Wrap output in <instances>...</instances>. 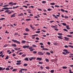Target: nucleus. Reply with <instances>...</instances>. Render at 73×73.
<instances>
[{"label":"nucleus","instance_id":"f257e3e1","mask_svg":"<svg viewBox=\"0 0 73 73\" xmlns=\"http://www.w3.org/2000/svg\"><path fill=\"white\" fill-rule=\"evenodd\" d=\"M63 51L64 52H63L62 53V54H63L64 55H66L67 54H69V53H71L69 51H68V50H66V49L63 50Z\"/></svg>","mask_w":73,"mask_h":73},{"label":"nucleus","instance_id":"f03ea898","mask_svg":"<svg viewBox=\"0 0 73 73\" xmlns=\"http://www.w3.org/2000/svg\"><path fill=\"white\" fill-rule=\"evenodd\" d=\"M12 41H13L14 43H17V44H20V42L19 41H18L17 40H15L14 39H12Z\"/></svg>","mask_w":73,"mask_h":73},{"label":"nucleus","instance_id":"7ed1b4c3","mask_svg":"<svg viewBox=\"0 0 73 73\" xmlns=\"http://www.w3.org/2000/svg\"><path fill=\"white\" fill-rule=\"evenodd\" d=\"M3 9H5V10H6V9H13V8L12 7H9V8H8V7H6L5 8H3Z\"/></svg>","mask_w":73,"mask_h":73},{"label":"nucleus","instance_id":"20e7f679","mask_svg":"<svg viewBox=\"0 0 73 73\" xmlns=\"http://www.w3.org/2000/svg\"><path fill=\"white\" fill-rule=\"evenodd\" d=\"M5 68H3L2 67H0V71H1V70L3 71V70H5Z\"/></svg>","mask_w":73,"mask_h":73},{"label":"nucleus","instance_id":"39448f33","mask_svg":"<svg viewBox=\"0 0 73 73\" xmlns=\"http://www.w3.org/2000/svg\"><path fill=\"white\" fill-rule=\"evenodd\" d=\"M16 14V13H15L14 14H13V15H11V17H15V16H16V15H15Z\"/></svg>","mask_w":73,"mask_h":73},{"label":"nucleus","instance_id":"423d86ee","mask_svg":"<svg viewBox=\"0 0 73 73\" xmlns=\"http://www.w3.org/2000/svg\"><path fill=\"white\" fill-rule=\"evenodd\" d=\"M66 28L67 29H70V27H69V25H66Z\"/></svg>","mask_w":73,"mask_h":73},{"label":"nucleus","instance_id":"0eeeda50","mask_svg":"<svg viewBox=\"0 0 73 73\" xmlns=\"http://www.w3.org/2000/svg\"><path fill=\"white\" fill-rule=\"evenodd\" d=\"M69 55H71L69 56V57H70V58H71V57H73V53H70Z\"/></svg>","mask_w":73,"mask_h":73},{"label":"nucleus","instance_id":"6e6552de","mask_svg":"<svg viewBox=\"0 0 73 73\" xmlns=\"http://www.w3.org/2000/svg\"><path fill=\"white\" fill-rule=\"evenodd\" d=\"M38 54H40V55H43L44 54V53H42V52H39L38 53Z\"/></svg>","mask_w":73,"mask_h":73},{"label":"nucleus","instance_id":"1a4fd4ad","mask_svg":"<svg viewBox=\"0 0 73 73\" xmlns=\"http://www.w3.org/2000/svg\"><path fill=\"white\" fill-rule=\"evenodd\" d=\"M23 16L24 14L22 13H21L18 16H21V17H23Z\"/></svg>","mask_w":73,"mask_h":73},{"label":"nucleus","instance_id":"9d476101","mask_svg":"<svg viewBox=\"0 0 73 73\" xmlns=\"http://www.w3.org/2000/svg\"><path fill=\"white\" fill-rule=\"evenodd\" d=\"M64 38H65V40H67V41H69V38H68L66 37H64Z\"/></svg>","mask_w":73,"mask_h":73},{"label":"nucleus","instance_id":"9b49d317","mask_svg":"<svg viewBox=\"0 0 73 73\" xmlns=\"http://www.w3.org/2000/svg\"><path fill=\"white\" fill-rule=\"evenodd\" d=\"M8 14H11L12 13V11H11L10 10H8L7 11Z\"/></svg>","mask_w":73,"mask_h":73},{"label":"nucleus","instance_id":"f8f14e48","mask_svg":"<svg viewBox=\"0 0 73 73\" xmlns=\"http://www.w3.org/2000/svg\"><path fill=\"white\" fill-rule=\"evenodd\" d=\"M11 46H14L15 47H16V46H17V45L15 44H12L11 45Z\"/></svg>","mask_w":73,"mask_h":73},{"label":"nucleus","instance_id":"ddd939ff","mask_svg":"<svg viewBox=\"0 0 73 73\" xmlns=\"http://www.w3.org/2000/svg\"><path fill=\"white\" fill-rule=\"evenodd\" d=\"M9 5H11V4H12L11 5H12V6H13V5H14L13 4V2H10L9 3Z\"/></svg>","mask_w":73,"mask_h":73},{"label":"nucleus","instance_id":"4468645a","mask_svg":"<svg viewBox=\"0 0 73 73\" xmlns=\"http://www.w3.org/2000/svg\"><path fill=\"white\" fill-rule=\"evenodd\" d=\"M45 61H46V62H48L49 61V59L47 58H46L45 59Z\"/></svg>","mask_w":73,"mask_h":73},{"label":"nucleus","instance_id":"2eb2a0df","mask_svg":"<svg viewBox=\"0 0 73 73\" xmlns=\"http://www.w3.org/2000/svg\"><path fill=\"white\" fill-rule=\"evenodd\" d=\"M38 36V35H37V34H36V35H32L31 36L32 37H34V36Z\"/></svg>","mask_w":73,"mask_h":73},{"label":"nucleus","instance_id":"dca6fc26","mask_svg":"<svg viewBox=\"0 0 73 73\" xmlns=\"http://www.w3.org/2000/svg\"><path fill=\"white\" fill-rule=\"evenodd\" d=\"M50 4L52 5H55V3H50Z\"/></svg>","mask_w":73,"mask_h":73},{"label":"nucleus","instance_id":"f3484780","mask_svg":"<svg viewBox=\"0 0 73 73\" xmlns=\"http://www.w3.org/2000/svg\"><path fill=\"white\" fill-rule=\"evenodd\" d=\"M46 54H48V56H49V55H50V53L48 52H46Z\"/></svg>","mask_w":73,"mask_h":73},{"label":"nucleus","instance_id":"a211bd4d","mask_svg":"<svg viewBox=\"0 0 73 73\" xmlns=\"http://www.w3.org/2000/svg\"><path fill=\"white\" fill-rule=\"evenodd\" d=\"M25 30L26 32H29V30L28 28H26Z\"/></svg>","mask_w":73,"mask_h":73},{"label":"nucleus","instance_id":"6ab92c4d","mask_svg":"<svg viewBox=\"0 0 73 73\" xmlns=\"http://www.w3.org/2000/svg\"><path fill=\"white\" fill-rule=\"evenodd\" d=\"M33 48V47L31 46V47H29V49H30V50H32V49Z\"/></svg>","mask_w":73,"mask_h":73},{"label":"nucleus","instance_id":"aec40b11","mask_svg":"<svg viewBox=\"0 0 73 73\" xmlns=\"http://www.w3.org/2000/svg\"><path fill=\"white\" fill-rule=\"evenodd\" d=\"M25 61H29V59H28V58H26L25 59Z\"/></svg>","mask_w":73,"mask_h":73},{"label":"nucleus","instance_id":"412c9836","mask_svg":"<svg viewBox=\"0 0 73 73\" xmlns=\"http://www.w3.org/2000/svg\"><path fill=\"white\" fill-rule=\"evenodd\" d=\"M57 37H58V38H60V39H63L60 36H58Z\"/></svg>","mask_w":73,"mask_h":73},{"label":"nucleus","instance_id":"4be33fe9","mask_svg":"<svg viewBox=\"0 0 73 73\" xmlns=\"http://www.w3.org/2000/svg\"><path fill=\"white\" fill-rule=\"evenodd\" d=\"M26 42V41L25 40H23L22 41L21 43H25Z\"/></svg>","mask_w":73,"mask_h":73},{"label":"nucleus","instance_id":"5701e85b","mask_svg":"<svg viewBox=\"0 0 73 73\" xmlns=\"http://www.w3.org/2000/svg\"><path fill=\"white\" fill-rule=\"evenodd\" d=\"M21 64V63L19 62L17 63L16 64V65H20V64Z\"/></svg>","mask_w":73,"mask_h":73},{"label":"nucleus","instance_id":"b1692460","mask_svg":"<svg viewBox=\"0 0 73 73\" xmlns=\"http://www.w3.org/2000/svg\"><path fill=\"white\" fill-rule=\"evenodd\" d=\"M23 66H28V64L27 63H25L24 64Z\"/></svg>","mask_w":73,"mask_h":73},{"label":"nucleus","instance_id":"393cba45","mask_svg":"<svg viewBox=\"0 0 73 73\" xmlns=\"http://www.w3.org/2000/svg\"><path fill=\"white\" fill-rule=\"evenodd\" d=\"M52 9L50 8H48L47 9L48 11H51Z\"/></svg>","mask_w":73,"mask_h":73},{"label":"nucleus","instance_id":"a878e982","mask_svg":"<svg viewBox=\"0 0 73 73\" xmlns=\"http://www.w3.org/2000/svg\"><path fill=\"white\" fill-rule=\"evenodd\" d=\"M17 69H14L12 70V72H15V71H17Z\"/></svg>","mask_w":73,"mask_h":73},{"label":"nucleus","instance_id":"bb28decb","mask_svg":"<svg viewBox=\"0 0 73 73\" xmlns=\"http://www.w3.org/2000/svg\"><path fill=\"white\" fill-rule=\"evenodd\" d=\"M63 30L64 31H66V32H68V30H67V29H64Z\"/></svg>","mask_w":73,"mask_h":73},{"label":"nucleus","instance_id":"cd10ccee","mask_svg":"<svg viewBox=\"0 0 73 73\" xmlns=\"http://www.w3.org/2000/svg\"><path fill=\"white\" fill-rule=\"evenodd\" d=\"M61 11H62V12H65V10H64L63 9H61Z\"/></svg>","mask_w":73,"mask_h":73},{"label":"nucleus","instance_id":"c85d7f7f","mask_svg":"<svg viewBox=\"0 0 73 73\" xmlns=\"http://www.w3.org/2000/svg\"><path fill=\"white\" fill-rule=\"evenodd\" d=\"M32 46H33V47H35V48H36V47H37V46L33 44L32 45Z\"/></svg>","mask_w":73,"mask_h":73},{"label":"nucleus","instance_id":"c756f323","mask_svg":"<svg viewBox=\"0 0 73 73\" xmlns=\"http://www.w3.org/2000/svg\"><path fill=\"white\" fill-rule=\"evenodd\" d=\"M53 44L54 45H57V42H55Z\"/></svg>","mask_w":73,"mask_h":73},{"label":"nucleus","instance_id":"7c9ffc66","mask_svg":"<svg viewBox=\"0 0 73 73\" xmlns=\"http://www.w3.org/2000/svg\"><path fill=\"white\" fill-rule=\"evenodd\" d=\"M62 25L64 26H66V24L64 23H62Z\"/></svg>","mask_w":73,"mask_h":73},{"label":"nucleus","instance_id":"2f4dec72","mask_svg":"<svg viewBox=\"0 0 73 73\" xmlns=\"http://www.w3.org/2000/svg\"><path fill=\"white\" fill-rule=\"evenodd\" d=\"M68 46H69V47H70L71 48H73V46L71 45H68Z\"/></svg>","mask_w":73,"mask_h":73},{"label":"nucleus","instance_id":"473e14b6","mask_svg":"<svg viewBox=\"0 0 73 73\" xmlns=\"http://www.w3.org/2000/svg\"><path fill=\"white\" fill-rule=\"evenodd\" d=\"M36 33H40V31H36Z\"/></svg>","mask_w":73,"mask_h":73},{"label":"nucleus","instance_id":"72a5a7b5","mask_svg":"<svg viewBox=\"0 0 73 73\" xmlns=\"http://www.w3.org/2000/svg\"><path fill=\"white\" fill-rule=\"evenodd\" d=\"M9 58V56H7L6 58H5V60L8 59Z\"/></svg>","mask_w":73,"mask_h":73},{"label":"nucleus","instance_id":"f704fd0d","mask_svg":"<svg viewBox=\"0 0 73 73\" xmlns=\"http://www.w3.org/2000/svg\"><path fill=\"white\" fill-rule=\"evenodd\" d=\"M38 64H43V62H38Z\"/></svg>","mask_w":73,"mask_h":73},{"label":"nucleus","instance_id":"c9c22d12","mask_svg":"<svg viewBox=\"0 0 73 73\" xmlns=\"http://www.w3.org/2000/svg\"><path fill=\"white\" fill-rule=\"evenodd\" d=\"M8 45V44H6L5 45L3 46L4 47H7V46Z\"/></svg>","mask_w":73,"mask_h":73},{"label":"nucleus","instance_id":"e433bc0d","mask_svg":"<svg viewBox=\"0 0 73 73\" xmlns=\"http://www.w3.org/2000/svg\"><path fill=\"white\" fill-rule=\"evenodd\" d=\"M63 69H66L67 68V67L66 66H63L62 67Z\"/></svg>","mask_w":73,"mask_h":73},{"label":"nucleus","instance_id":"4c0bfd02","mask_svg":"<svg viewBox=\"0 0 73 73\" xmlns=\"http://www.w3.org/2000/svg\"><path fill=\"white\" fill-rule=\"evenodd\" d=\"M54 70H52L50 71V72H51V73H54Z\"/></svg>","mask_w":73,"mask_h":73},{"label":"nucleus","instance_id":"58836bf2","mask_svg":"<svg viewBox=\"0 0 73 73\" xmlns=\"http://www.w3.org/2000/svg\"><path fill=\"white\" fill-rule=\"evenodd\" d=\"M6 70H9V68H6Z\"/></svg>","mask_w":73,"mask_h":73},{"label":"nucleus","instance_id":"ea45409f","mask_svg":"<svg viewBox=\"0 0 73 73\" xmlns=\"http://www.w3.org/2000/svg\"><path fill=\"white\" fill-rule=\"evenodd\" d=\"M8 6H9V5H4L3 7H8Z\"/></svg>","mask_w":73,"mask_h":73},{"label":"nucleus","instance_id":"a19ab883","mask_svg":"<svg viewBox=\"0 0 73 73\" xmlns=\"http://www.w3.org/2000/svg\"><path fill=\"white\" fill-rule=\"evenodd\" d=\"M4 19H5V18H2L0 19V20H4Z\"/></svg>","mask_w":73,"mask_h":73},{"label":"nucleus","instance_id":"79ce46f5","mask_svg":"<svg viewBox=\"0 0 73 73\" xmlns=\"http://www.w3.org/2000/svg\"><path fill=\"white\" fill-rule=\"evenodd\" d=\"M22 57H25L26 56V54H24L22 55Z\"/></svg>","mask_w":73,"mask_h":73},{"label":"nucleus","instance_id":"37998d69","mask_svg":"<svg viewBox=\"0 0 73 73\" xmlns=\"http://www.w3.org/2000/svg\"><path fill=\"white\" fill-rule=\"evenodd\" d=\"M26 20L27 21H31V19H26Z\"/></svg>","mask_w":73,"mask_h":73},{"label":"nucleus","instance_id":"c03bdc74","mask_svg":"<svg viewBox=\"0 0 73 73\" xmlns=\"http://www.w3.org/2000/svg\"><path fill=\"white\" fill-rule=\"evenodd\" d=\"M23 48H27V46L25 45L23 46Z\"/></svg>","mask_w":73,"mask_h":73},{"label":"nucleus","instance_id":"a18cd8bd","mask_svg":"<svg viewBox=\"0 0 73 73\" xmlns=\"http://www.w3.org/2000/svg\"><path fill=\"white\" fill-rule=\"evenodd\" d=\"M46 3V1H42V4H44V3Z\"/></svg>","mask_w":73,"mask_h":73},{"label":"nucleus","instance_id":"49530a36","mask_svg":"<svg viewBox=\"0 0 73 73\" xmlns=\"http://www.w3.org/2000/svg\"><path fill=\"white\" fill-rule=\"evenodd\" d=\"M28 33H24L23 34V35H28Z\"/></svg>","mask_w":73,"mask_h":73},{"label":"nucleus","instance_id":"de8ad7c7","mask_svg":"<svg viewBox=\"0 0 73 73\" xmlns=\"http://www.w3.org/2000/svg\"><path fill=\"white\" fill-rule=\"evenodd\" d=\"M23 7H25L26 8H28V7L27 6L23 5Z\"/></svg>","mask_w":73,"mask_h":73},{"label":"nucleus","instance_id":"09e8293b","mask_svg":"<svg viewBox=\"0 0 73 73\" xmlns=\"http://www.w3.org/2000/svg\"><path fill=\"white\" fill-rule=\"evenodd\" d=\"M46 68L47 69H50V68H49V67L47 66L46 67Z\"/></svg>","mask_w":73,"mask_h":73},{"label":"nucleus","instance_id":"8fccbe9b","mask_svg":"<svg viewBox=\"0 0 73 73\" xmlns=\"http://www.w3.org/2000/svg\"><path fill=\"white\" fill-rule=\"evenodd\" d=\"M58 35H62V33H58Z\"/></svg>","mask_w":73,"mask_h":73},{"label":"nucleus","instance_id":"3c124183","mask_svg":"<svg viewBox=\"0 0 73 73\" xmlns=\"http://www.w3.org/2000/svg\"><path fill=\"white\" fill-rule=\"evenodd\" d=\"M34 50H35V49L34 48H33L31 49V50H30V51H31V52H32V51H33Z\"/></svg>","mask_w":73,"mask_h":73},{"label":"nucleus","instance_id":"603ef678","mask_svg":"<svg viewBox=\"0 0 73 73\" xmlns=\"http://www.w3.org/2000/svg\"><path fill=\"white\" fill-rule=\"evenodd\" d=\"M68 46H67V45H65L64 46V47H65V48H68Z\"/></svg>","mask_w":73,"mask_h":73},{"label":"nucleus","instance_id":"864d4df0","mask_svg":"<svg viewBox=\"0 0 73 73\" xmlns=\"http://www.w3.org/2000/svg\"><path fill=\"white\" fill-rule=\"evenodd\" d=\"M39 62H40V61H41V60H42V58H39Z\"/></svg>","mask_w":73,"mask_h":73},{"label":"nucleus","instance_id":"5fc2aeb1","mask_svg":"<svg viewBox=\"0 0 73 73\" xmlns=\"http://www.w3.org/2000/svg\"><path fill=\"white\" fill-rule=\"evenodd\" d=\"M41 31H42L43 32H46V31L44 30H42Z\"/></svg>","mask_w":73,"mask_h":73},{"label":"nucleus","instance_id":"6e6d98bb","mask_svg":"<svg viewBox=\"0 0 73 73\" xmlns=\"http://www.w3.org/2000/svg\"><path fill=\"white\" fill-rule=\"evenodd\" d=\"M53 22H54V21H50L49 22V23H52Z\"/></svg>","mask_w":73,"mask_h":73},{"label":"nucleus","instance_id":"4d7b16f0","mask_svg":"<svg viewBox=\"0 0 73 73\" xmlns=\"http://www.w3.org/2000/svg\"><path fill=\"white\" fill-rule=\"evenodd\" d=\"M36 40H39V38H38V37H36Z\"/></svg>","mask_w":73,"mask_h":73},{"label":"nucleus","instance_id":"13d9d810","mask_svg":"<svg viewBox=\"0 0 73 73\" xmlns=\"http://www.w3.org/2000/svg\"><path fill=\"white\" fill-rule=\"evenodd\" d=\"M16 56V54H13V57H14V56Z\"/></svg>","mask_w":73,"mask_h":73},{"label":"nucleus","instance_id":"bf43d9fd","mask_svg":"<svg viewBox=\"0 0 73 73\" xmlns=\"http://www.w3.org/2000/svg\"><path fill=\"white\" fill-rule=\"evenodd\" d=\"M42 14L44 15H47V14H46V13H43Z\"/></svg>","mask_w":73,"mask_h":73},{"label":"nucleus","instance_id":"052dcab7","mask_svg":"<svg viewBox=\"0 0 73 73\" xmlns=\"http://www.w3.org/2000/svg\"><path fill=\"white\" fill-rule=\"evenodd\" d=\"M54 29L56 31H58V29L57 28H55Z\"/></svg>","mask_w":73,"mask_h":73},{"label":"nucleus","instance_id":"680f3d73","mask_svg":"<svg viewBox=\"0 0 73 73\" xmlns=\"http://www.w3.org/2000/svg\"><path fill=\"white\" fill-rule=\"evenodd\" d=\"M51 28H56V26H51Z\"/></svg>","mask_w":73,"mask_h":73},{"label":"nucleus","instance_id":"e2e57ef3","mask_svg":"<svg viewBox=\"0 0 73 73\" xmlns=\"http://www.w3.org/2000/svg\"><path fill=\"white\" fill-rule=\"evenodd\" d=\"M23 72V70H22V69H21V70H19V72Z\"/></svg>","mask_w":73,"mask_h":73},{"label":"nucleus","instance_id":"0e129e2a","mask_svg":"<svg viewBox=\"0 0 73 73\" xmlns=\"http://www.w3.org/2000/svg\"><path fill=\"white\" fill-rule=\"evenodd\" d=\"M29 60L30 61H32V58L31 57L29 58Z\"/></svg>","mask_w":73,"mask_h":73},{"label":"nucleus","instance_id":"69168bd1","mask_svg":"<svg viewBox=\"0 0 73 73\" xmlns=\"http://www.w3.org/2000/svg\"><path fill=\"white\" fill-rule=\"evenodd\" d=\"M55 7H60V6H58L57 5H55Z\"/></svg>","mask_w":73,"mask_h":73},{"label":"nucleus","instance_id":"338daca9","mask_svg":"<svg viewBox=\"0 0 73 73\" xmlns=\"http://www.w3.org/2000/svg\"><path fill=\"white\" fill-rule=\"evenodd\" d=\"M38 11H42V9H38Z\"/></svg>","mask_w":73,"mask_h":73},{"label":"nucleus","instance_id":"774afa93","mask_svg":"<svg viewBox=\"0 0 73 73\" xmlns=\"http://www.w3.org/2000/svg\"><path fill=\"white\" fill-rule=\"evenodd\" d=\"M40 68L41 69H43L44 68V67H43L42 66H40Z\"/></svg>","mask_w":73,"mask_h":73}]
</instances>
